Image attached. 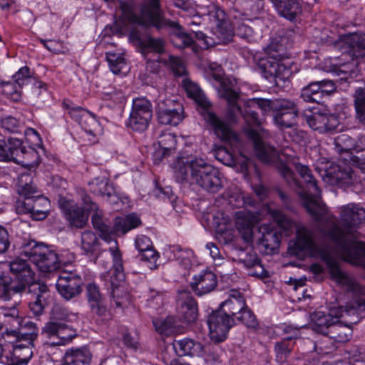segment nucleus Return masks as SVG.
<instances>
[{
    "label": "nucleus",
    "mask_w": 365,
    "mask_h": 365,
    "mask_svg": "<svg viewBox=\"0 0 365 365\" xmlns=\"http://www.w3.org/2000/svg\"><path fill=\"white\" fill-rule=\"evenodd\" d=\"M91 358L88 348H71L66 351L61 365H86L90 363Z\"/></svg>",
    "instance_id": "nucleus-27"
},
{
    "label": "nucleus",
    "mask_w": 365,
    "mask_h": 365,
    "mask_svg": "<svg viewBox=\"0 0 365 365\" xmlns=\"http://www.w3.org/2000/svg\"><path fill=\"white\" fill-rule=\"evenodd\" d=\"M262 211L268 214L284 231L292 232L295 227L294 222L280 209L274 208L271 205L266 204L263 206Z\"/></svg>",
    "instance_id": "nucleus-32"
},
{
    "label": "nucleus",
    "mask_w": 365,
    "mask_h": 365,
    "mask_svg": "<svg viewBox=\"0 0 365 365\" xmlns=\"http://www.w3.org/2000/svg\"><path fill=\"white\" fill-rule=\"evenodd\" d=\"M354 98L356 120L361 127L365 128V89H356Z\"/></svg>",
    "instance_id": "nucleus-40"
},
{
    "label": "nucleus",
    "mask_w": 365,
    "mask_h": 365,
    "mask_svg": "<svg viewBox=\"0 0 365 365\" xmlns=\"http://www.w3.org/2000/svg\"><path fill=\"white\" fill-rule=\"evenodd\" d=\"M235 32L240 38H244L248 42H254L257 39V34L253 29L244 22L237 26Z\"/></svg>",
    "instance_id": "nucleus-61"
},
{
    "label": "nucleus",
    "mask_w": 365,
    "mask_h": 365,
    "mask_svg": "<svg viewBox=\"0 0 365 365\" xmlns=\"http://www.w3.org/2000/svg\"><path fill=\"white\" fill-rule=\"evenodd\" d=\"M182 86L187 96L193 99L199 106L205 109L210 107L211 103L207 101L203 92L196 83L185 78L182 81Z\"/></svg>",
    "instance_id": "nucleus-39"
},
{
    "label": "nucleus",
    "mask_w": 365,
    "mask_h": 365,
    "mask_svg": "<svg viewBox=\"0 0 365 365\" xmlns=\"http://www.w3.org/2000/svg\"><path fill=\"white\" fill-rule=\"evenodd\" d=\"M24 292L23 284H16L9 275L0 277V299L8 301L11 296Z\"/></svg>",
    "instance_id": "nucleus-38"
},
{
    "label": "nucleus",
    "mask_w": 365,
    "mask_h": 365,
    "mask_svg": "<svg viewBox=\"0 0 365 365\" xmlns=\"http://www.w3.org/2000/svg\"><path fill=\"white\" fill-rule=\"evenodd\" d=\"M233 219L235 227L242 240L247 243L252 242L253 241L254 228L260 220L259 213L243 209L235 212L233 215Z\"/></svg>",
    "instance_id": "nucleus-13"
},
{
    "label": "nucleus",
    "mask_w": 365,
    "mask_h": 365,
    "mask_svg": "<svg viewBox=\"0 0 365 365\" xmlns=\"http://www.w3.org/2000/svg\"><path fill=\"white\" fill-rule=\"evenodd\" d=\"M102 216V212L96 210L92 215V223L94 228L99 232L101 237L105 241L109 242L115 233V228H110L106 225Z\"/></svg>",
    "instance_id": "nucleus-43"
},
{
    "label": "nucleus",
    "mask_w": 365,
    "mask_h": 365,
    "mask_svg": "<svg viewBox=\"0 0 365 365\" xmlns=\"http://www.w3.org/2000/svg\"><path fill=\"white\" fill-rule=\"evenodd\" d=\"M259 232L262 235L259 238V244L264 248L267 254L273 252L279 247L280 236L269 225H261L259 227Z\"/></svg>",
    "instance_id": "nucleus-25"
},
{
    "label": "nucleus",
    "mask_w": 365,
    "mask_h": 365,
    "mask_svg": "<svg viewBox=\"0 0 365 365\" xmlns=\"http://www.w3.org/2000/svg\"><path fill=\"white\" fill-rule=\"evenodd\" d=\"M258 66L264 78L276 84L277 79L285 78L289 73V69L275 56L261 59Z\"/></svg>",
    "instance_id": "nucleus-15"
},
{
    "label": "nucleus",
    "mask_w": 365,
    "mask_h": 365,
    "mask_svg": "<svg viewBox=\"0 0 365 365\" xmlns=\"http://www.w3.org/2000/svg\"><path fill=\"white\" fill-rule=\"evenodd\" d=\"M21 249V256L28 257L42 272L56 271L64 264L55 251L34 240L24 243Z\"/></svg>",
    "instance_id": "nucleus-8"
},
{
    "label": "nucleus",
    "mask_w": 365,
    "mask_h": 365,
    "mask_svg": "<svg viewBox=\"0 0 365 365\" xmlns=\"http://www.w3.org/2000/svg\"><path fill=\"white\" fill-rule=\"evenodd\" d=\"M320 175L324 182L341 188L356 186L365 181L363 168H351L345 163H330L320 171Z\"/></svg>",
    "instance_id": "nucleus-7"
},
{
    "label": "nucleus",
    "mask_w": 365,
    "mask_h": 365,
    "mask_svg": "<svg viewBox=\"0 0 365 365\" xmlns=\"http://www.w3.org/2000/svg\"><path fill=\"white\" fill-rule=\"evenodd\" d=\"M174 318L173 317H168L167 318L156 319L153 320V324L155 330L160 334L169 335L173 331Z\"/></svg>",
    "instance_id": "nucleus-59"
},
{
    "label": "nucleus",
    "mask_w": 365,
    "mask_h": 365,
    "mask_svg": "<svg viewBox=\"0 0 365 365\" xmlns=\"http://www.w3.org/2000/svg\"><path fill=\"white\" fill-rule=\"evenodd\" d=\"M221 97L227 100L229 106V113L232 118H234L237 114H240L247 123L245 128L247 137L252 140L257 157L263 163H272L277 161L278 155L273 146L265 144L262 140V135L259 132L252 128V126H259L261 125V120L255 108H259L264 114L272 112L273 115L280 108L282 98L273 101L262 98H252L247 101L245 105V108H242L237 105V93L231 88L225 86L224 83L221 84L220 90Z\"/></svg>",
    "instance_id": "nucleus-2"
},
{
    "label": "nucleus",
    "mask_w": 365,
    "mask_h": 365,
    "mask_svg": "<svg viewBox=\"0 0 365 365\" xmlns=\"http://www.w3.org/2000/svg\"><path fill=\"white\" fill-rule=\"evenodd\" d=\"M100 242L96 235L91 231H85L81 235V248L85 254L97 255Z\"/></svg>",
    "instance_id": "nucleus-41"
},
{
    "label": "nucleus",
    "mask_w": 365,
    "mask_h": 365,
    "mask_svg": "<svg viewBox=\"0 0 365 365\" xmlns=\"http://www.w3.org/2000/svg\"><path fill=\"white\" fill-rule=\"evenodd\" d=\"M63 106L69 110V114L79 122L82 129L88 136L95 138L98 135L101 130L100 123L91 113L81 107L69 108L65 102Z\"/></svg>",
    "instance_id": "nucleus-20"
},
{
    "label": "nucleus",
    "mask_w": 365,
    "mask_h": 365,
    "mask_svg": "<svg viewBox=\"0 0 365 365\" xmlns=\"http://www.w3.org/2000/svg\"><path fill=\"white\" fill-rule=\"evenodd\" d=\"M174 173L178 182L195 183L210 192H217L222 187L219 171L202 158H178Z\"/></svg>",
    "instance_id": "nucleus-4"
},
{
    "label": "nucleus",
    "mask_w": 365,
    "mask_h": 365,
    "mask_svg": "<svg viewBox=\"0 0 365 365\" xmlns=\"http://www.w3.org/2000/svg\"><path fill=\"white\" fill-rule=\"evenodd\" d=\"M217 284L216 275L211 271L203 270L192 277L191 288L197 296L213 291Z\"/></svg>",
    "instance_id": "nucleus-23"
},
{
    "label": "nucleus",
    "mask_w": 365,
    "mask_h": 365,
    "mask_svg": "<svg viewBox=\"0 0 365 365\" xmlns=\"http://www.w3.org/2000/svg\"><path fill=\"white\" fill-rule=\"evenodd\" d=\"M2 93L14 101H19L21 97V87L14 81L0 82Z\"/></svg>",
    "instance_id": "nucleus-50"
},
{
    "label": "nucleus",
    "mask_w": 365,
    "mask_h": 365,
    "mask_svg": "<svg viewBox=\"0 0 365 365\" xmlns=\"http://www.w3.org/2000/svg\"><path fill=\"white\" fill-rule=\"evenodd\" d=\"M150 120L130 111L129 118L126 122V126L137 132L145 131L150 124Z\"/></svg>",
    "instance_id": "nucleus-52"
},
{
    "label": "nucleus",
    "mask_w": 365,
    "mask_h": 365,
    "mask_svg": "<svg viewBox=\"0 0 365 365\" xmlns=\"http://www.w3.org/2000/svg\"><path fill=\"white\" fill-rule=\"evenodd\" d=\"M142 48L144 53L155 52L160 54L165 51V41L160 38L148 37L142 42Z\"/></svg>",
    "instance_id": "nucleus-54"
},
{
    "label": "nucleus",
    "mask_w": 365,
    "mask_h": 365,
    "mask_svg": "<svg viewBox=\"0 0 365 365\" xmlns=\"http://www.w3.org/2000/svg\"><path fill=\"white\" fill-rule=\"evenodd\" d=\"M12 78L21 88L29 83H32L35 80L34 73L28 66H24L12 76Z\"/></svg>",
    "instance_id": "nucleus-55"
},
{
    "label": "nucleus",
    "mask_w": 365,
    "mask_h": 365,
    "mask_svg": "<svg viewBox=\"0 0 365 365\" xmlns=\"http://www.w3.org/2000/svg\"><path fill=\"white\" fill-rule=\"evenodd\" d=\"M10 272L19 281L16 284H23L24 291L27 286L34 284L35 273L26 259L16 257L9 264Z\"/></svg>",
    "instance_id": "nucleus-22"
},
{
    "label": "nucleus",
    "mask_w": 365,
    "mask_h": 365,
    "mask_svg": "<svg viewBox=\"0 0 365 365\" xmlns=\"http://www.w3.org/2000/svg\"><path fill=\"white\" fill-rule=\"evenodd\" d=\"M246 305L245 299L241 293L237 290H232L229 298L221 304L220 310L232 317L239 314Z\"/></svg>",
    "instance_id": "nucleus-26"
},
{
    "label": "nucleus",
    "mask_w": 365,
    "mask_h": 365,
    "mask_svg": "<svg viewBox=\"0 0 365 365\" xmlns=\"http://www.w3.org/2000/svg\"><path fill=\"white\" fill-rule=\"evenodd\" d=\"M356 66V62L355 60L351 58V61H347L341 63H336L333 66L332 71L337 76H341L340 81H348L351 77V74L354 72Z\"/></svg>",
    "instance_id": "nucleus-51"
},
{
    "label": "nucleus",
    "mask_w": 365,
    "mask_h": 365,
    "mask_svg": "<svg viewBox=\"0 0 365 365\" xmlns=\"http://www.w3.org/2000/svg\"><path fill=\"white\" fill-rule=\"evenodd\" d=\"M282 106L273 115L274 123L281 129L291 128L296 123L298 116V108L294 101L282 98Z\"/></svg>",
    "instance_id": "nucleus-19"
},
{
    "label": "nucleus",
    "mask_w": 365,
    "mask_h": 365,
    "mask_svg": "<svg viewBox=\"0 0 365 365\" xmlns=\"http://www.w3.org/2000/svg\"><path fill=\"white\" fill-rule=\"evenodd\" d=\"M131 111L150 120L153 117L152 103L145 97H138L133 100Z\"/></svg>",
    "instance_id": "nucleus-46"
},
{
    "label": "nucleus",
    "mask_w": 365,
    "mask_h": 365,
    "mask_svg": "<svg viewBox=\"0 0 365 365\" xmlns=\"http://www.w3.org/2000/svg\"><path fill=\"white\" fill-rule=\"evenodd\" d=\"M115 246L110 247L109 252L113 259V269L115 274V277L117 281H123L125 277L123 262L122 254L117 247V242L115 241Z\"/></svg>",
    "instance_id": "nucleus-47"
},
{
    "label": "nucleus",
    "mask_w": 365,
    "mask_h": 365,
    "mask_svg": "<svg viewBox=\"0 0 365 365\" xmlns=\"http://www.w3.org/2000/svg\"><path fill=\"white\" fill-rule=\"evenodd\" d=\"M106 58L111 71L118 74L126 67L125 60L120 53L108 51L106 53Z\"/></svg>",
    "instance_id": "nucleus-49"
},
{
    "label": "nucleus",
    "mask_w": 365,
    "mask_h": 365,
    "mask_svg": "<svg viewBox=\"0 0 365 365\" xmlns=\"http://www.w3.org/2000/svg\"><path fill=\"white\" fill-rule=\"evenodd\" d=\"M92 312L100 317L103 321H109L112 319V314L107 309L105 300L95 302L90 304Z\"/></svg>",
    "instance_id": "nucleus-63"
},
{
    "label": "nucleus",
    "mask_w": 365,
    "mask_h": 365,
    "mask_svg": "<svg viewBox=\"0 0 365 365\" xmlns=\"http://www.w3.org/2000/svg\"><path fill=\"white\" fill-rule=\"evenodd\" d=\"M156 111L160 123L178 125L184 118V108L178 101L170 98H160Z\"/></svg>",
    "instance_id": "nucleus-11"
},
{
    "label": "nucleus",
    "mask_w": 365,
    "mask_h": 365,
    "mask_svg": "<svg viewBox=\"0 0 365 365\" xmlns=\"http://www.w3.org/2000/svg\"><path fill=\"white\" fill-rule=\"evenodd\" d=\"M123 15L133 24L145 26H154L158 29L169 27L173 29L171 34V42L180 48L192 46L195 41L190 34L185 32L182 27L175 21L163 17L158 0H149L143 7L140 16L133 14L132 8L127 4L120 2Z\"/></svg>",
    "instance_id": "nucleus-3"
},
{
    "label": "nucleus",
    "mask_w": 365,
    "mask_h": 365,
    "mask_svg": "<svg viewBox=\"0 0 365 365\" xmlns=\"http://www.w3.org/2000/svg\"><path fill=\"white\" fill-rule=\"evenodd\" d=\"M21 144V140L18 138H9L7 143L0 140V161L16 162L18 153L22 152L21 150H16Z\"/></svg>",
    "instance_id": "nucleus-36"
},
{
    "label": "nucleus",
    "mask_w": 365,
    "mask_h": 365,
    "mask_svg": "<svg viewBox=\"0 0 365 365\" xmlns=\"http://www.w3.org/2000/svg\"><path fill=\"white\" fill-rule=\"evenodd\" d=\"M36 149L34 147H28L27 148L25 145H23L21 142V145H19L16 150H21L22 152L18 153L15 163L29 169L36 167L39 163L40 158Z\"/></svg>",
    "instance_id": "nucleus-33"
},
{
    "label": "nucleus",
    "mask_w": 365,
    "mask_h": 365,
    "mask_svg": "<svg viewBox=\"0 0 365 365\" xmlns=\"http://www.w3.org/2000/svg\"><path fill=\"white\" fill-rule=\"evenodd\" d=\"M176 143V136L173 133H163L158 140L160 150L155 153V163H158L163 157L168 155L173 150H175Z\"/></svg>",
    "instance_id": "nucleus-37"
},
{
    "label": "nucleus",
    "mask_w": 365,
    "mask_h": 365,
    "mask_svg": "<svg viewBox=\"0 0 365 365\" xmlns=\"http://www.w3.org/2000/svg\"><path fill=\"white\" fill-rule=\"evenodd\" d=\"M303 116L312 129L322 134L332 133L339 125V120L336 115L319 108L305 110Z\"/></svg>",
    "instance_id": "nucleus-10"
},
{
    "label": "nucleus",
    "mask_w": 365,
    "mask_h": 365,
    "mask_svg": "<svg viewBox=\"0 0 365 365\" xmlns=\"http://www.w3.org/2000/svg\"><path fill=\"white\" fill-rule=\"evenodd\" d=\"M263 0H245L243 3L242 13L239 14L238 18L242 20L251 21L256 18V16L263 9ZM237 18V16H235Z\"/></svg>",
    "instance_id": "nucleus-42"
},
{
    "label": "nucleus",
    "mask_w": 365,
    "mask_h": 365,
    "mask_svg": "<svg viewBox=\"0 0 365 365\" xmlns=\"http://www.w3.org/2000/svg\"><path fill=\"white\" fill-rule=\"evenodd\" d=\"M81 277L72 272H63L58 276L56 289L66 300L71 299L81 292Z\"/></svg>",
    "instance_id": "nucleus-17"
},
{
    "label": "nucleus",
    "mask_w": 365,
    "mask_h": 365,
    "mask_svg": "<svg viewBox=\"0 0 365 365\" xmlns=\"http://www.w3.org/2000/svg\"><path fill=\"white\" fill-rule=\"evenodd\" d=\"M140 223V218L135 215H129L125 218H116L115 221V233L120 232L122 234H125L130 230L137 227Z\"/></svg>",
    "instance_id": "nucleus-48"
},
{
    "label": "nucleus",
    "mask_w": 365,
    "mask_h": 365,
    "mask_svg": "<svg viewBox=\"0 0 365 365\" xmlns=\"http://www.w3.org/2000/svg\"><path fill=\"white\" fill-rule=\"evenodd\" d=\"M203 115L205 120L212 127L218 138L228 143L232 148L237 150L240 148L241 142L238 135L232 130L224 121L210 111H205Z\"/></svg>",
    "instance_id": "nucleus-14"
},
{
    "label": "nucleus",
    "mask_w": 365,
    "mask_h": 365,
    "mask_svg": "<svg viewBox=\"0 0 365 365\" xmlns=\"http://www.w3.org/2000/svg\"><path fill=\"white\" fill-rule=\"evenodd\" d=\"M278 170L290 187L298 194L309 215L314 221L322 222L320 232L336 245L337 252L341 257L353 264L362 265L365 262V243L355 241L354 238L356 229L365 222V209L356 203L339 207L341 224L339 226L336 217L319 200L320 189L307 166L302 164L296 165V170L303 179L305 187L295 179L294 173L286 165L281 163Z\"/></svg>",
    "instance_id": "nucleus-1"
},
{
    "label": "nucleus",
    "mask_w": 365,
    "mask_h": 365,
    "mask_svg": "<svg viewBox=\"0 0 365 365\" xmlns=\"http://www.w3.org/2000/svg\"><path fill=\"white\" fill-rule=\"evenodd\" d=\"M179 313L186 322H194L197 317V307L195 299L190 292L182 290L178 292Z\"/></svg>",
    "instance_id": "nucleus-24"
},
{
    "label": "nucleus",
    "mask_w": 365,
    "mask_h": 365,
    "mask_svg": "<svg viewBox=\"0 0 365 365\" xmlns=\"http://www.w3.org/2000/svg\"><path fill=\"white\" fill-rule=\"evenodd\" d=\"M301 97L304 101L320 103L324 97L319 82L313 81L304 87L301 92Z\"/></svg>",
    "instance_id": "nucleus-45"
},
{
    "label": "nucleus",
    "mask_w": 365,
    "mask_h": 365,
    "mask_svg": "<svg viewBox=\"0 0 365 365\" xmlns=\"http://www.w3.org/2000/svg\"><path fill=\"white\" fill-rule=\"evenodd\" d=\"M29 175H22L19 179L18 192L25 198H34V195L37 192L36 185L31 180L27 182Z\"/></svg>",
    "instance_id": "nucleus-58"
},
{
    "label": "nucleus",
    "mask_w": 365,
    "mask_h": 365,
    "mask_svg": "<svg viewBox=\"0 0 365 365\" xmlns=\"http://www.w3.org/2000/svg\"><path fill=\"white\" fill-rule=\"evenodd\" d=\"M52 318L54 321L46 323L42 329V334L47 339L46 344L56 346L70 343L77 336V330L63 322H71L76 318V314L66 307L56 306L52 310Z\"/></svg>",
    "instance_id": "nucleus-6"
},
{
    "label": "nucleus",
    "mask_w": 365,
    "mask_h": 365,
    "mask_svg": "<svg viewBox=\"0 0 365 365\" xmlns=\"http://www.w3.org/2000/svg\"><path fill=\"white\" fill-rule=\"evenodd\" d=\"M235 319L220 309L209 315L207 325L212 341L222 342L227 339L229 330L234 326Z\"/></svg>",
    "instance_id": "nucleus-12"
},
{
    "label": "nucleus",
    "mask_w": 365,
    "mask_h": 365,
    "mask_svg": "<svg viewBox=\"0 0 365 365\" xmlns=\"http://www.w3.org/2000/svg\"><path fill=\"white\" fill-rule=\"evenodd\" d=\"M26 143L29 147H34L35 148H41L42 147V139L38 133L34 128H24Z\"/></svg>",
    "instance_id": "nucleus-60"
},
{
    "label": "nucleus",
    "mask_w": 365,
    "mask_h": 365,
    "mask_svg": "<svg viewBox=\"0 0 365 365\" xmlns=\"http://www.w3.org/2000/svg\"><path fill=\"white\" fill-rule=\"evenodd\" d=\"M173 345L176 354L180 356L187 355L191 356H201L204 352L203 346L200 342L195 341L189 338L175 340Z\"/></svg>",
    "instance_id": "nucleus-28"
},
{
    "label": "nucleus",
    "mask_w": 365,
    "mask_h": 365,
    "mask_svg": "<svg viewBox=\"0 0 365 365\" xmlns=\"http://www.w3.org/2000/svg\"><path fill=\"white\" fill-rule=\"evenodd\" d=\"M215 230L217 235L223 239L225 243L231 242L234 239L235 230L230 217L225 213L215 219Z\"/></svg>",
    "instance_id": "nucleus-31"
},
{
    "label": "nucleus",
    "mask_w": 365,
    "mask_h": 365,
    "mask_svg": "<svg viewBox=\"0 0 365 365\" xmlns=\"http://www.w3.org/2000/svg\"><path fill=\"white\" fill-rule=\"evenodd\" d=\"M30 287L32 291L36 292V299L29 303L30 309L35 315H40L48 304L47 299L49 297L48 287L44 284L36 283L31 284Z\"/></svg>",
    "instance_id": "nucleus-29"
},
{
    "label": "nucleus",
    "mask_w": 365,
    "mask_h": 365,
    "mask_svg": "<svg viewBox=\"0 0 365 365\" xmlns=\"http://www.w3.org/2000/svg\"><path fill=\"white\" fill-rule=\"evenodd\" d=\"M341 43L344 50L341 56V60L347 57L353 60L365 57V34L354 33L342 38Z\"/></svg>",
    "instance_id": "nucleus-16"
},
{
    "label": "nucleus",
    "mask_w": 365,
    "mask_h": 365,
    "mask_svg": "<svg viewBox=\"0 0 365 365\" xmlns=\"http://www.w3.org/2000/svg\"><path fill=\"white\" fill-rule=\"evenodd\" d=\"M294 246L298 252L320 258L326 264L331 279L337 284L346 287L350 291L358 290L359 284L355 279L340 269L337 259L328 250L317 245L313 230L304 225L298 227Z\"/></svg>",
    "instance_id": "nucleus-5"
},
{
    "label": "nucleus",
    "mask_w": 365,
    "mask_h": 365,
    "mask_svg": "<svg viewBox=\"0 0 365 365\" xmlns=\"http://www.w3.org/2000/svg\"><path fill=\"white\" fill-rule=\"evenodd\" d=\"M351 333L352 331L349 327L341 326L337 322L329 327L326 336H328L336 342L344 343L349 340Z\"/></svg>",
    "instance_id": "nucleus-44"
},
{
    "label": "nucleus",
    "mask_w": 365,
    "mask_h": 365,
    "mask_svg": "<svg viewBox=\"0 0 365 365\" xmlns=\"http://www.w3.org/2000/svg\"><path fill=\"white\" fill-rule=\"evenodd\" d=\"M89 190L93 194L106 197L107 198L115 197V191L110 180L106 177H97L88 184Z\"/></svg>",
    "instance_id": "nucleus-35"
},
{
    "label": "nucleus",
    "mask_w": 365,
    "mask_h": 365,
    "mask_svg": "<svg viewBox=\"0 0 365 365\" xmlns=\"http://www.w3.org/2000/svg\"><path fill=\"white\" fill-rule=\"evenodd\" d=\"M31 332L22 331V338H18L13 344L14 356L22 363L26 364L33 356L32 347L36 339V331L34 326L30 324Z\"/></svg>",
    "instance_id": "nucleus-18"
},
{
    "label": "nucleus",
    "mask_w": 365,
    "mask_h": 365,
    "mask_svg": "<svg viewBox=\"0 0 365 365\" xmlns=\"http://www.w3.org/2000/svg\"><path fill=\"white\" fill-rule=\"evenodd\" d=\"M86 295L89 304L104 299L100 292L99 287L95 283H89L87 284Z\"/></svg>",
    "instance_id": "nucleus-64"
},
{
    "label": "nucleus",
    "mask_w": 365,
    "mask_h": 365,
    "mask_svg": "<svg viewBox=\"0 0 365 365\" xmlns=\"http://www.w3.org/2000/svg\"><path fill=\"white\" fill-rule=\"evenodd\" d=\"M237 319L250 328H256L258 326V322L255 314L247 305L238 314Z\"/></svg>",
    "instance_id": "nucleus-62"
},
{
    "label": "nucleus",
    "mask_w": 365,
    "mask_h": 365,
    "mask_svg": "<svg viewBox=\"0 0 365 365\" xmlns=\"http://www.w3.org/2000/svg\"><path fill=\"white\" fill-rule=\"evenodd\" d=\"M48 205L49 201L46 197L35 198V208L31 215V217L36 220L45 219L48 214Z\"/></svg>",
    "instance_id": "nucleus-57"
},
{
    "label": "nucleus",
    "mask_w": 365,
    "mask_h": 365,
    "mask_svg": "<svg viewBox=\"0 0 365 365\" xmlns=\"http://www.w3.org/2000/svg\"><path fill=\"white\" fill-rule=\"evenodd\" d=\"M1 128L11 133H21L24 128V123L17 118L11 116L6 115L1 119Z\"/></svg>",
    "instance_id": "nucleus-56"
},
{
    "label": "nucleus",
    "mask_w": 365,
    "mask_h": 365,
    "mask_svg": "<svg viewBox=\"0 0 365 365\" xmlns=\"http://www.w3.org/2000/svg\"><path fill=\"white\" fill-rule=\"evenodd\" d=\"M60 207L71 225L82 228L86 224L88 215L84 209L75 204L73 201L61 199L59 200Z\"/></svg>",
    "instance_id": "nucleus-21"
},
{
    "label": "nucleus",
    "mask_w": 365,
    "mask_h": 365,
    "mask_svg": "<svg viewBox=\"0 0 365 365\" xmlns=\"http://www.w3.org/2000/svg\"><path fill=\"white\" fill-rule=\"evenodd\" d=\"M354 317L353 320H346V323L356 324L358 322L357 309L354 306L339 307L332 308L330 312L325 314L322 312L317 314V319L313 324V329L317 332L326 335L332 324L340 322L341 318Z\"/></svg>",
    "instance_id": "nucleus-9"
},
{
    "label": "nucleus",
    "mask_w": 365,
    "mask_h": 365,
    "mask_svg": "<svg viewBox=\"0 0 365 365\" xmlns=\"http://www.w3.org/2000/svg\"><path fill=\"white\" fill-rule=\"evenodd\" d=\"M278 13L283 17L292 21L301 12V6L297 0H271Z\"/></svg>",
    "instance_id": "nucleus-34"
},
{
    "label": "nucleus",
    "mask_w": 365,
    "mask_h": 365,
    "mask_svg": "<svg viewBox=\"0 0 365 365\" xmlns=\"http://www.w3.org/2000/svg\"><path fill=\"white\" fill-rule=\"evenodd\" d=\"M334 150L339 154L349 155L351 150L354 149V141L349 135L343 134L335 138L334 141Z\"/></svg>",
    "instance_id": "nucleus-53"
},
{
    "label": "nucleus",
    "mask_w": 365,
    "mask_h": 365,
    "mask_svg": "<svg viewBox=\"0 0 365 365\" xmlns=\"http://www.w3.org/2000/svg\"><path fill=\"white\" fill-rule=\"evenodd\" d=\"M298 331L291 329L290 335L284 337L280 341L274 345V352L278 362L284 363L289 356L294 345V339L297 338Z\"/></svg>",
    "instance_id": "nucleus-30"
}]
</instances>
